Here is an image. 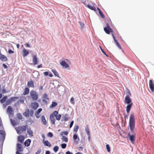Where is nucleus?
<instances>
[{"instance_id": "5fc2aeb1", "label": "nucleus", "mask_w": 154, "mask_h": 154, "mask_svg": "<svg viewBox=\"0 0 154 154\" xmlns=\"http://www.w3.org/2000/svg\"><path fill=\"white\" fill-rule=\"evenodd\" d=\"M74 121H72V122H71L70 125H69V128H71L72 126L73 125V124Z\"/></svg>"}, {"instance_id": "09e8293b", "label": "nucleus", "mask_w": 154, "mask_h": 154, "mask_svg": "<svg viewBox=\"0 0 154 154\" xmlns=\"http://www.w3.org/2000/svg\"><path fill=\"white\" fill-rule=\"evenodd\" d=\"M48 137H53V134L52 133L50 132L48 133Z\"/></svg>"}, {"instance_id": "f3484780", "label": "nucleus", "mask_w": 154, "mask_h": 154, "mask_svg": "<svg viewBox=\"0 0 154 154\" xmlns=\"http://www.w3.org/2000/svg\"><path fill=\"white\" fill-rule=\"evenodd\" d=\"M23 57H25L27 56L29 54V51L25 48H24L23 50Z\"/></svg>"}, {"instance_id": "2eb2a0df", "label": "nucleus", "mask_w": 154, "mask_h": 154, "mask_svg": "<svg viewBox=\"0 0 154 154\" xmlns=\"http://www.w3.org/2000/svg\"><path fill=\"white\" fill-rule=\"evenodd\" d=\"M17 151L20 152H22L23 151L22 146L21 144H17Z\"/></svg>"}, {"instance_id": "3c124183", "label": "nucleus", "mask_w": 154, "mask_h": 154, "mask_svg": "<svg viewBox=\"0 0 154 154\" xmlns=\"http://www.w3.org/2000/svg\"><path fill=\"white\" fill-rule=\"evenodd\" d=\"M42 108H39L35 112L39 113L42 111Z\"/></svg>"}, {"instance_id": "c03bdc74", "label": "nucleus", "mask_w": 154, "mask_h": 154, "mask_svg": "<svg viewBox=\"0 0 154 154\" xmlns=\"http://www.w3.org/2000/svg\"><path fill=\"white\" fill-rule=\"evenodd\" d=\"M24 102V100L23 99H20L17 101V103L18 104L20 103H23Z\"/></svg>"}, {"instance_id": "6ab92c4d", "label": "nucleus", "mask_w": 154, "mask_h": 154, "mask_svg": "<svg viewBox=\"0 0 154 154\" xmlns=\"http://www.w3.org/2000/svg\"><path fill=\"white\" fill-rule=\"evenodd\" d=\"M30 111L29 109H26L25 111L23 113V115L26 117H29V115Z\"/></svg>"}, {"instance_id": "0eeeda50", "label": "nucleus", "mask_w": 154, "mask_h": 154, "mask_svg": "<svg viewBox=\"0 0 154 154\" xmlns=\"http://www.w3.org/2000/svg\"><path fill=\"white\" fill-rule=\"evenodd\" d=\"M149 88L152 92H154V84L152 80H149Z\"/></svg>"}, {"instance_id": "6e6d98bb", "label": "nucleus", "mask_w": 154, "mask_h": 154, "mask_svg": "<svg viewBox=\"0 0 154 154\" xmlns=\"http://www.w3.org/2000/svg\"><path fill=\"white\" fill-rule=\"evenodd\" d=\"M41 152V150H38L36 152H35L36 154H39Z\"/></svg>"}, {"instance_id": "4d7b16f0", "label": "nucleus", "mask_w": 154, "mask_h": 154, "mask_svg": "<svg viewBox=\"0 0 154 154\" xmlns=\"http://www.w3.org/2000/svg\"><path fill=\"white\" fill-rule=\"evenodd\" d=\"M8 52L9 54H12V53H13L14 52V51H12L11 50H9Z\"/></svg>"}, {"instance_id": "603ef678", "label": "nucleus", "mask_w": 154, "mask_h": 154, "mask_svg": "<svg viewBox=\"0 0 154 154\" xmlns=\"http://www.w3.org/2000/svg\"><path fill=\"white\" fill-rule=\"evenodd\" d=\"M30 116H32L34 113V111L32 110H31L30 112Z\"/></svg>"}, {"instance_id": "680f3d73", "label": "nucleus", "mask_w": 154, "mask_h": 154, "mask_svg": "<svg viewBox=\"0 0 154 154\" xmlns=\"http://www.w3.org/2000/svg\"><path fill=\"white\" fill-rule=\"evenodd\" d=\"M37 67L38 68H41L42 67V64H40Z\"/></svg>"}, {"instance_id": "72a5a7b5", "label": "nucleus", "mask_w": 154, "mask_h": 154, "mask_svg": "<svg viewBox=\"0 0 154 154\" xmlns=\"http://www.w3.org/2000/svg\"><path fill=\"white\" fill-rule=\"evenodd\" d=\"M43 98L45 100H48L49 98L48 97V95L46 94H44L43 95Z\"/></svg>"}, {"instance_id": "338daca9", "label": "nucleus", "mask_w": 154, "mask_h": 154, "mask_svg": "<svg viewBox=\"0 0 154 154\" xmlns=\"http://www.w3.org/2000/svg\"><path fill=\"white\" fill-rule=\"evenodd\" d=\"M16 154H22V153L19 152V151H17L16 152Z\"/></svg>"}, {"instance_id": "20e7f679", "label": "nucleus", "mask_w": 154, "mask_h": 154, "mask_svg": "<svg viewBox=\"0 0 154 154\" xmlns=\"http://www.w3.org/2000/svg\"><path fill=\"white\" fill-rule=\"evenodd\" d=\"M128 95H127L125 98L124 102L127 104H130L131 103H133L131 99L130 98V97L131 96V94L130 92H128Z\"/></svg>"}, {"instance_id": "774afa93", "label": "nucleus", "mask_w": 154, "mask_h": 154, "mask_svg": "<svg viewBox=\"0 0 154 154\" xmlns=\"http://www.w3.org/2000/svg\"><path fill=\"white\" fill-rule=\"evenodd\" d=\"M49 76L50 77H52L53 76V75L51 73L49 74Z\"/></svg>"}, {"instance_id": "a878e982", "label": "nucleus", "mask_w": 154, "mask_h": 154, "mask_svg": "<svg viewBox=\"0 0 154 154\" xmlns=\"http://www.w3.org/2000/svg\"><path fill=\"white\" fill-rule=\"evenodd\" d=\"M62 119L63 121H66L69 119V117L67 114H66L64 115L63 117L62 118Z\"/></svg>"}, {"instance_id": "79ce46f5", "label": "nucleus", "mask_w": 154, "mask_h": 154, "mask_svg": "<svg viewBox=\"0 0 154 154\" xmlns=\"http://www.w3.org/2000/svg\"><path fill=\"white\" fill-rule=\"evenodd\" d=\"M56 119L57 120H59L61 117V115L60 114L58 115L55 116Z\"/></svg>"}, {"instance_id": "4c0bfd02", "label": "nucleus", "mask_w": 154, "mask_h": 154, "mask_svg": "<svg viewBox=\"0 0 154 154\" xmlns=\"http://www.w3.org/2000/svg\"><path fill=\"white\" fill-rule=\"evenodd\" d=\"M62 140L63 141H64L66 142H67L68 141V138L64 136L62 137Z\"/></svg>"}, {"instance_id": "b1692460", "label": "nucleus", "mask_w": 154, "mask_h": 154, "mask_svg": "<svg viewBox=\"0 0 154 154\" xmlns=\"http://www.w3.org/2000/svg\"><path fill=\"white\" fill-rule=\"evenodd\" d=\"M41 121L42 124L45 125L47 124V121L44 116H42L41 117Z\"/></svg>"}, {"instance_id": "f704fd0d", "label": "nucleus", "mask_w": 154, "mask_h": 154, "mask_svg": "<svg viewBox=\"0 0 154 154\" xmlns=\"http://www.w3.org/2000/svg\"><path fill=\"white\" fill-rule=\"evenodd\" d=\"M52 71L54 73L55 76H57V77L59 76V74L57 72L55 69L52 70Z\"/></svg>"}, {"instance_id": "aec40b11", "label": "nucleus", "mask_w": 154, "mask_h": 154, "mask_svg": "<svg viewBox=\"0 0 154 154\" xmlns=\"http://www.w3.org/2000/svg\"><path fill=\"white\" fill-rule=\"evenodd\" d=\"M11 103L12 101L11 99H9L6 101V103L5 104H3V107L4 108H5L7 105L11 104Z\"/></svg>"}, {"instance_id": "ea45409f", "label": "nucleus", "mask_w": 154, "mask_h": 154, "mask_svg": "<svg viewBox=\"0 0 154 154\" xmlns=\"http://www.w3.org/2000/svg\"><path fill=\"white\" fill-rule=\"evenodd\" d=\"M17 118L20 119H22L23 118L22 115L20 113L17 114Z\"/></svg>"}, {"instance_id": "4468645a", "label": "nucleus", "mask_w": 154, "mask_h": 154, "mask_svg": "<svg viewBox=\"0 0 154 154\" xmlns=\"http://www.w3.org/2000/svg\"><path fill=\"white\" fill-rule=\"evenodd\" d=\"M31 106L33 109H35L38 107V104L37 102H34L32 103Z\"/></svg>"}, {"instance_id": "39448f33", "label": "nucleus", "mask_w": 154, "mask_h": 154, "mask_svg": "<svg viewBox=\"0 0 154 154\" xmlns=\"http://www.w3.org/2000/svg\"><path fill=\"white\" fill-rule=\"evenodd\" d=\"M104 30L105 32L107 34H110V32H113L112 29H111L108 24H107V26L106 27L104 28Z\"/></svg>"}, {"instance_id": "6e6552de", "label": "nucleus", "mask_w": 154, "mask_h": 154, "mask_svg": "<svg viewBox=\"0 0 154 154\" xmlns=\"http://www.w3.org/2000/svg\"><path fill=\"white\" fill-rule=\"evenodd\" d=\"M5 137V132L3 130H0V140H4Z\"/></svg>"}, {"instance_id": "5701e85b", "label": "nucleus", "mask_w": 154, "mask_h": 154, "mask_svg": "<svg viewBox=\"0 0 154 154\" xmlns=\"http://www.w3.org/2000/svg\"><path fill=\"white\" fill-rule=\"evenodd\" d=\"M50 119L51 122L52 123L53 125H54L55 124V119L53 115V114H51L50 115Z\"/></svg>"}, {"instance_id": "f257e3e1", "label": "nucleus", "mask_w": 154, "mask_h": 154, "mask_svg": "<svg viewBox=\"0 0 154 154\" xmlns=\"http://www.w3.org/2000/svg\"><path fill=\"white\" fill-rule=\"evenodd\" d=\"M129 125L130 129L132 133L134 134V135H130V139L132 143H133L135 139V134H134V129L135 127V117L134 114H131L130 115Z\"/></svg>"}, {"instance_id": "473e14b6", "label": "nucleus", "mask_w": 154, "mask_h": 154, "mask_svg": "<svg viewBox=\"0 0 154 154\" xmlns=\"http://www.w3.org/2000/svg\"><path fill=\"white\" fill-rule=\"evenodd\" d=\"M87 7L89 8L91 10H93L94 11H96V8H95L94 7L90 5H88Z\"/></svg>"}, {"instance_id": "bb28decb", "label": "nucleus", "mask_w": 154, "mask_h": 154, "mask_svg": "<svg viewBox=\"0 0 154 154\" xmlns=\"http://www.w3.org/2000/svg\"><path fill=\"white\" fill-rule=\"evenodd\" d=\"M29 90L28 88H26L24 90V91L23 93L24 95H26L28 94L29 93Z\"/></svg>"}, {"instance_id": "412c9836", "label": "nucleus", "mask_w": 154, "mask_h": 154, "mask_svg": "<svg viewBox=\"0 0 154 154\" xmlns=\"http://www.w3.org/2000/svg\"><path fill=\"white\" fill-rule=\"evenodd\" d=\"M128 105L126 106V112L128 113L131 109L133 104V103H131L130 104H128Z\"/></svg>"}, {"instance_id": "9b49d317", "label": "nucleus", "mask_w": 154, "mask_h": 154, "mask_svg": "<svg viewBox=\"0 0 154 154\" xmlns=\"http://www.w3.org/2000/svg\"><path fill=\"white\" fill-rule=\"evenodd\" d=\"M0 60L2 61H7L8 59L6 56L2 54H0Z\"/></svg>"}, {"instance_id": "4be33fe9", "label": "nucleus", "mask_w": 154, "mask_h": 154, "mask_svg": "<svg viewBox=\"0 0 154 154\" xmlns=\"http://www.w3.org/2000/svg\"><path fill=\"white\" fill-rule=\"evenodd\" d=\"M27 131L28 134L31 137H32L33 135V132L30 128H27Z\"/></svg>"}, {"instance_id": "a19ab883", "label": "nucleus", "mask_w": 154, "mask_h": 154, "mask_svg": "<svg viewBox=\"0 0 154 154\" xmlns=\"http://www.w3.org/2000/svg\"><path fill=\"white\" fill-rule=\"evenodd\" d=\"M79 128V126L77 125L75 126L74 128V131L76 132H77Z\"/></svg>"}, {"instance_id": "13d9d810", "label": "nucleus", "mask_w": 154, "mask_h": 154, "mask_svg": "<svg viewBox=\"0 0 154 154\" xmlns=\"http://www.w3.org/2000/svg\"><path fill=\"white\" fill-rule=\"evenodd\" d=\"M63 133L65 135H67L68 134V132L67 131H64L63 132H62L61 133Z\"/></svg>"}, {"instance_id": "7ed1b4c3", "label": "nucleus", "mask_w": 154, "mask_h": 154, "mask_svg": "<svg viewBox=\"0 0 154 154\" xmlns=\"http://www.w3.org/2000/svg\"><path fill=\"white\" fill-rule=\"evenodd\" d=\"M30 96L33 100H36L38 98V95L37 93L33 90H32L30 92Z\"/></svg>"}, {"instance_id": "37998d69", "label": "nucleus", "mask_w": 154, "mask_h": 154, "mask_svg": "<svg viewBox=\"0 0 154 154\" xmlns=\"http://www.w3.org/2000/svg\"><path fill=\"white\" fill-rule=\"evenodd\" d=\"M59 149V147L58 146H55L54 149H53V150H54V151L55 152H57L58 150V149Z\"/></svg>"}, {"instance_id": "0e129e2a", "label": "nucleus", "mask_w": 154, "mask_h": 154, "mask_svg": "<svg viewBox=\"0 0 154 154\" xmlns=\"http://www.w3.org/2000/svg\"><path fill=\"white\" fill-rule=\"evenodd\" d=\"M3 66L4 67V68H7V66L6 65H5V64H3Z\"/></svg>"}, {"instance_id": "e2e57ef3", "label": "nucleus", "mask_w": 154, "mask_h": 154, "mask_svg": "<svg viewBox=\"0 0 154 154\" xmlns=\"http://www.w3.org/2000/svg\"><path fill=\"white\" fill-rule=\"evenodd\" d=\"M45 154H50V152L49 151H47L46 152Z\"/></svg>"}, {"instance_id": "c756f323", "label": "nucleus", "mask_w": 154, "mask_h": 154, "mask_svg": "<svg viewBox=\"0 0 154 154\" xmlns=\"http://www.w3.org/2000/svg\"><path fill=\"white\" fill-rule=\"evenodd\" d=\"M57 105V103L55 102H52V104L50 106V108H53L55 107Z\"/></svg>"}, {"instance_id": "9d476101", "label": "nucleus", "mask_w": 154, "mask_h": 154, "mask_svg": "<svg viewBox=\"0 0 154 154\" xmlns=\"http://www.w3.org/2000/svg\"><path fill=\"white\" fill-rule=\"evenodd\" d=\"M112 36L113 38L114 42L116 45L120 49H122V47L121 46L120 44L118 43V42L117 41V40L116 39L115 36L113 33H112Z\"/></svg>"}, {"instance_id": "58836bf2", "label": "nucleus", "mask_w": 154, "mask_h": 154, "mask_svg": "<svg viewBox=\"0 0 154 154\" xmlns=\"http://www.w3.org/2000/svg\"><path fill=\"white\" fill-rule=\"evenodd\" d=\"M74 99L73 97H72L71 98L70 100V102L73 105H74L75 104L74 102Z\"/></svg>"}, {"instance_id": "e433bc0d", "label": "nucleus", "mask_w": 154, "mask_h": 154, "mask_svg": "<svg viewBox=\"0 0 154 154\" xmlns=\"http://www.w3.org/2000/svg\"><path fill=\"white\" fill-rule=\"evenodd\" d=\"M79 23L81 26V28L82 29L84 27L85 25L84 23L80 21L79 22Z\"/></svg>"}, {"instance_id": "cd10ccee", "label": "nucleus", "mask_w": 154, "mask_h": 154, "mask_svg": "<svg viewBox=\"0 0 154 154\" xmlns=\"http://www.w3.org/2000/svg\"><path fill=\"white\" fill-rule=\"evenodd\" d=\"M8 99V97L5 96L4 97L0 100L1 103H5Z\"/></svg>"}, {"instance_id": "ddd939ff", "label": "nucleus", "mask_w": 154, "mask_h": 154, "mask_svg": "<svg viewBox=\"0 0 154 154\" xmlns=\"http://www.w3.org/2000/svg\"><path fill=\"white\" fill-rule=\"evenodd\" d=\"M7 112L9 115H11L13 114V110L11 106H9L8 107Z\"/></svg>"}, {"instance_id": "bf43d9fd", "label": "nucleus", "mask_w": 154, "mask_h": 154, "mask_svg": "<svg viewBox=\"0 0 154 154\" xmlns=\"http://www.w3.org/2000/svg\"><path fill=\"white\" fill-rule=\"evenodd\" d=\"M44 74L45 76H47L48 75V72L47 71H46L44 72Z\"/></svg>"}, {"instance_id": "a18cd8bd", "label": "nucleus", "mask_w": 154, "mask_h": 154, "mask_svg": "<svg viewBox=\"0 0 154 154\" xmlns=\"http://www.w3.org/2000/svg\"><path fill=\"white\" fill-rule=\"evenodd\" d=\"M99 12V14L100 15V16L101 17L103 18H105V16L103 14V13L101 11H100Z\"/></svg>"}, {"instance_id": "052dcab7", "label": "nucleus", "mask_w": 154, "mask_h": 154, "mask_svg": "<svg viewBox=\"0 0 154 154\" xmlns=\"http://www.w3.org/2000/svg\"><path fill=\"white\" fill-rule=\"evenodd\" d=\"M66 154H73L72 153L70 152L69 151L66 152Z\"/></svg>"}, {"instance_id": "2f4dec72", "label": "nucleus", "mask_w": 154, "mask_h": 154, "mask_svg": "<svg viewBox=\"0 0 154 154\" xmlns=\"http://www.w3.org/2000/svg\"><path fill=\"white\" fill-rule=\"evenodd\" d=\"M10 99L11 100L12 102H14L17 100L18 99H19V97H11Z\"/></svg>"}, {"instance_id": "69168bd1", "label": "nucleus", "mask_w": 154, "mask_h": 154, "mask_svg": "<svg viewBox=\"0 0 154 154\" xmlns=\"http://www.w3.org/2000/svg\"><path fill=\"white\" fill-rule=\"evenodd\" d=\"M26 45L28 47H30V45H29V44L28 43H27L26 44Z\"/></svg>"}, {"instance_id": "7c9ffc66", "label": "nucleus", "mask_w": 154, "mask_h": 154, "mask_svg": "<svg viewBox=\"0 0 154 154\" xmlns=\"http://www.w3.org/2000/svg\"><path fill=\"white\" fill-rule=\"evenodd\" d=\"M85 131L87 133L88 135H89V134H90V131L89 130L88 125H87L86 126V127L85 128Z\"/></svg>"}, {"instance_id": "393cba45", "label": "nucleus", "mask_w": 154, "mask_h": 154, "mask_svg": "<svg viewBox=\"0 0 154 154\" xmlns=\"http://www.w3.org/2000/svg\"><path fill=\"white\" fill-rule=\"evenodd\" d=\"M31 142V140L29 139H28L24 142L25 145L26 146H29Z\"/></svg>"}, {"instance_id": "8fccbe9b", "label": "nucleus", "mask_w": 154, "mask_h": 154, "mask_svg": "<svg viewBox=\"0 0 154 154\" xmlns=\"http://www.w3.org/2000/svg\"><path fill=\"white\" fill-rule=\"evenodd\" d=\"M100 49L101 50V51L106 56L108 57V55L102 49V48L101 47H100Z\"/></svg>"}, {"instance_id": "c9c22d12", "label": "nucleus", "mask_w": 154, "mask_h": 154, "mask_svg": "<svg viewBox=\"0 0 154 154\" xmlns=\"http://www.w3.org/2000/svg\"><path fill=\"white\" fill-rule=\"evenodd\" d=\"M106 146L108 152H110V148L109 145V144H107L106 145Z\"/></svg>"}, {"instance_id": "423d86ee", "label": "nucleus", "mask_w": 154, "mask_h": 154, "mask_svg": "<svg viewBox=\"0 0 154 154\" xmlns=\"http://www.w3.org/2000/svg\"><path fill=\"white\" fill-rule=\"evenodd\" d=\"M32 62L33 64L34 65H36L38 64L39 61L37 58V55H34L32 57Z\"/></svg>"}, {"instance_id": "c85d7f7f", "label": "nucleus", "mask_w": 154, "mask_h": 154, "mask_svg": "<svg viewBox=\"0 0 154 154\" xmlns=\"http://www.w3.org/2000/svg\"><path fill=\"white\" fill-rule=\"evenodd\" d=\"M44 143L45 145L49 147H50L51 146V144L49 142L48 140L44 141Z\"/></svg>"}, {"instance_id": "1a4fd4ad", "label": "nucleus", "mask_w": 154, "mask_h": 154, "mask_svg": "<svg viewBox=\"0 0 154 154\" xmlns=\"http://www.w3.org/2000/svg\"><path fill=\"white\" fill-rule=\"evenodd\" d=\"M27 85V86L29 88H34V82L32 80H30L28 82Z\"/></svg>"}, {"instance_id": "f03ea898", "label": "nucleus", "mask_w": 154, "mask_h": 154, "mask_svg": "<svg viewBox=\"0 0 154 154\" xmlns=\"http://www.w3.org/2000/svg\"><path fill=\"white\" fill-rule=\"evenodd\" d=\"M27 127V125H26L23 126H19L17 127L15 129L17 133L18 134H20L26 131Z\"/></svg>"}, {"instance_id": "a211bd4d", "label": "nucleus", "mask_w": 154, "mask_h": 154, "mask_svg": "<svg viewBox=\"0 0 154 154\" xmlns=\"http://www.w3.org/2000/svg\"><path fill=\"white\" fill-rule=\"evenodd\" d=\"M73 139L74 141V142L76 144L78 143V141L79 140V138H78V136L76 134H75L73 136Z\"/></svg>"}, {"instance_id": "f8f14e48", "label": "nucleus", "mask_w": 154, "mask_h": 154, "mask_svg": "<svg viewBox=\"0 0 154 154\" xmlns=\"http://www.w3.org/2000/svg\"><path fill=\"white\" fill-rule=\"evenodd\" d=\"M60 64L65 68H67L69 67V65L65 61H62L60 63Z\"/></svg>"}, {"instance_id": "49530a36", "label": "nucleus", "mask_w": 154, "mask_h": 154, "mask_svg": "<svg viewBox=\"0 0 154 154\" xmlns=\"http://www.w3.org/2000/svg\"><path fill=\"white\" fill-rule=\"evenodd\" d=\"M58 113V111H54V112H53V113L52 114H53L54 116L55 117L57 116Z\"/></svg>"}, {"instance_id": "de8ad7c7", "label": "nucleus", "mask_w": 154, "mask_h": 154, "mask_svg": "<svg viewBox=\"0 0 154 154\" xmlns=\"http://www.w3.org/2000/svg\"><path fill=\"white\" fill-rule=\"evenodd\" d=\"M61 147L63 149H65L66 146V143H63L61 144Z\"/></svg>"}, {"instance_id": "dca6fc26", "label": "nucleus", "mask_w": 154, "mask_h": 154, "mask_svg": "<svg viewBox=\"0 0 154 154\" xmlns=\"http://www.w3.org/2000/svg\"><path fill=\"white\" fill-rule=\"evenodd\" d=\"M24 140V137L22 135H20L18 137V140L21 143L23 142Z\"/></svg>"}, {"instance_id": "864d4df0", "label": "nucleus", "mask_w": 154, "mask_h": 154, "mask_svg": "<svg viewBox=\"0 0 154 154\" xmlns=\"http://www.w3.org/2000/svg\"><path fill=\"white\" fill-rule=\"evenodd\" d=\"M35 116L38 119V118H39V117H40L39 113H38L35 112Z\"/></svg>"}]
</instances>
